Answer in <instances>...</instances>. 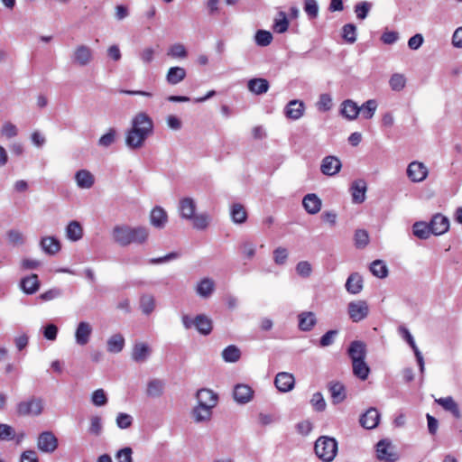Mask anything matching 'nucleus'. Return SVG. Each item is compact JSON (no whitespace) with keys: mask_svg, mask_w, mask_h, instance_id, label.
I'll list each match as a JSON object with an SVG mask.
<instances>
[{"mask_svg":"<svg viewBox=\"0 0 462 462\" xmlns=\"http://www.w3.org/2000/svg\"><path fill=\"white\" fill-rule=\"evenodd\" d=\"M1 135L6 139H11L17 135L18 129L15 125L11 122H5L1 127Z\"/></svg>","mask_w":462,"mask_h":462,"instance_id":"052dcab7","label":"nucleus"},{"mask_svg":"<svg viewBox=\"0 0 462 462\" xmlns=\"http://www.w3.org/2000/svg\"><path fill=\"white\" fill-rule=\"evenodd\" d=\"M167 55L171 59L184 60L188 56V51L184 44L178 42L169 47Z\"/></svg>","mask_w":462,"mask_h":462,"instance_id":"a18cd8bd","label":"nucleus"},{"mask_svg":"<svg viewBox=\"0 0 462 462\" xmlns=\"http://www.w3.org/2000/svg\"><path fill=\"white\" fill-rule=\"evenodd\" d=\"M116 425L119 429H128L133 423V417L130 414L120 412L116 416Z\"/></svg>","mask_w":462,"mask_h":462,"instance_id":"e2e57ef3","label":"nucleus"},{"mask_svg":"<svg viewBox=\"0 0 462 462\" xmlns=\"http://www.w3.org/2000/svg\"><path fill=\"white\" fill-rule=\"evenodd\" d=\"M435 402L445 411H449L456 419L462 417L458 404L451 396L436 399Z\"/></svg>","mask_w":462,"mask_h":462,"instance_id":"393cba45","label":"nucleus"},{"mask_svg":"<svg viewBox=\"0 0 462 462\" xmlns=\"http://www.w3.org/2000/svg\"><path fill=\"white\" fill-rule=\"evenodd\" d=\"M274 384L280 392L287 393L293 389L295 378L292 374L280 372L275 376Z\"/></svg>","mask_w":462,"mask_h":462,"instance_id":"9b49d317","label":"nucleus"},{"mask_svg":"<svg viewBox=\"0 0 462 462\" xmlns=\"http://www.w3.org/2000/svg\"><path fill=\"white\" fill-rule=\"evenodd\" d=\"M7 239L8 242L14 246L22 245L24 243V236L23 233L18 230L13 229L8 231Z\"/></svg>","mask_w":462,"mask_h":462,"instance_id":"680f3d73","label":"nucleus"},{"mask_svg":"<svg viewBox=\"0 0 462 462\" xmlns=\"http://www.w3.org/2000/svg\"><path fill=\"white\" fill-rule=\"evenodd\" d=\"M75 180L80 189H90L94 184L93 175L85 170L79 171L75 175Z\"/></svg>","mask_w":462,"mask_h":462,"instance_id":"4c0bfd02","label":"nucleus"},{"mask_svg":"<svg viewBox=\"0 0 462 462\" xmlns=\"http://www.w3.org/2000/svg\"><path fill=\"white\" fill-rule=\"evenodd\" d=\"M240 252L245 259L253 260L256 255L257 245L252 241H244L240 245Z\"/></svg>","mask_w":462,"mask_h":462,"instance_id":"49530a36","label":"nucleus"},{"mask_svg":"<svg viewBox=\"0 0 462 462\" xmlns=\"http://www.w3.org/2000/svg\"><path fill=\"white\" fill-rule=\"evenodd\" d=\"M107 351L116 354L123 350L125 346V338L121 334L112 335L106 342Z\"/></svg>","mask_w":462,"mask_h":462,"instance_id":"58836bf2","label":"nucleus"},{"mask_svg":"<svg viewBox=\"0 0 462 462\" xmlns=\"http://www.w3.org/2000/svg\"><path fill=\"white\" fill-rule=\"evenodd\" d=\"M195 328L202 335H208L212 331V320L204 314L195 317Z\"/></svg>","mask_w":462,"mask_h":462,"instance_id":"c9c22d12","label":"nucleus"},{"mask_svg":"<svg viewBox=\"0 0 462 462\" xmlns=\"http://www.w3.org/2000/svg\"><path fill=\"white\" fill-rule=\"evenodd\" d=\"M348 315L354 322L365 319L369 313V307L365 300L351 301L348 304Z\"/></svg>","mask_w":462,"mask_h":462,"instance_id":"1a4fd4ad","label":"nucleus"},{"mask_svg":"<svg viewBox=\"0 0 462 462\" xmlns=\"http://www.w3.org/2000/svg\"><path fill=\"white\" fill-rule=\"evenodd\" d=\"M413 235L420 239H428L432 234L430 224L419 221L412 226Z\"/></svg>","mask_w":462,"mask_h":462,"instance_id":"79ce46f5","label":"nucleus"},{"mask_svg":"<svg viewBox=\"0 0 462 462\" xmlns=\"http://www.w3.org/2000/svg\"><path fill=\"white\" fill-rule=\"evenodd\" d=\"M254 40L259 46H268L273 41V35L269 31L259 30L256 32Z\"/></svg>","mask_w":462,"mask_h":462,"instance_id":"5fc2aeb1","label":"nucleus"},{"mask_svg":"<svg viewBox=\"0 0 462 462\" xmlns=\"http://www.w3.org/2000/svg\"><path fill=\"white\" fill-rule=\"evenodd\" d=\"M216 289V283L213 279L205 277L199 281L196 285V293L203 299H208Z\"/></svg>","mask_w":462,"mask_h":462,"instance_id":"f3484780","label":"nucleus"},{"mask_svg":"<svg viewBox=\"0 0 462 462\" xmlns=\"http://www.w3.org/2000/svg\"><path fill=\"white\" fill-rule=\"evenodd\" d=\"M168 221L166 211L161 207H155L150 215V222L156 228H163Z\"/></svg>","mask_w":462,"mask_h":462,"instance_id":"c85d7f7f","label":"nucleus"},{"mask_svg":"<svg viewBox=\"0 0 462 462\" xmlns=\"http://www.w3.org/2000/svg\"><path fill=\"white\" fill-rule=\"evenodd\" d=\"M269 82L263 78L252 79L247 83V88L250 92L254 95H263L269 90Z\"/></svg>","mask_w":462,"mask_h":462,"instance_id":"2f4dec72","label":"nucleus"},{"mask_svg":"<svg viewBox=\"0 0 462 462\" xmlns=\"http://www.w3.org/2000/svg\"><path fill=\"white\" fill-rule=\"evenodd\" d=\"M359 421L364 428L373 430L379 424L380 412L376 408L371 407L360 417Z\"/></svg>","mask_w":462,"mask_h":462,"instance_id":"2eb2a0df","label":"nucleus"},{"mask_svg":"<svg viewBox=\"0 0 462 462\" xmlns=\"http://www.w3.org/2000/svg\"><path fill=\"white\" fill-rule=\"evenodd\" d=\"M139 57L144 65H148L154 60L155 50L152 47H146L140 51Z\"/></svg>","mask_w":462,"mask_h":462,"instance_id":"338daca9","label":"nucleus"},{"mask_svg":"<svg viewBox=\"0 0 462 462\" xmlns=\"http://www.w3.org/2000/svg\"><path fill=\"white\" fill-rule=\"evenodd\" d=\"M376 457L383 462H396L399 454L389 439H382L376 444Z\"/></svg>","mask_w":462,"mask_h":462,"instance_id":"0eeeda50","label":"nucleus"},{"mask_svg":"<svg viewBox=\"0 0 462 462\" xmlns=\"http://www.w3.org/2000/svg\"><path fill=\"white\" fill-rule=\"evenodd\" d=\"M372 273L378 278H385L388 274V269L385 263L381 260L374 261L370 265Z\"/></svg>","mask_w":462,"mask_h":462,"instance_id":"603ef678","label":"nucleus"},{"mask_svg":"<svg viewBox=\"0 0 462 462\" xmlns=\"http://www.w3.org/2000/svg\"><path fill=\"white\" fill-rule=\"evenodd\" d=\"M43 399L36 396H31L16 405V412L19 416H39L43 412Z\"/></svg>","mask_w":462,"mask_h":462,"instance_id":"423d86ee","label":"nucleus"},{"mask_svg":"<svg viewBox=\"0 0 462 462\" xmlns=\"http://www.w3.org/2000/svg\"><path fill=\"white\" fill-rule=\"evenodd\" d=\"M178 209L180 217L189 221L194 229L205 230L208 227L211 217L205 212L196 214L197 203L194 199L187 197L180 199Z\"/></svg>","mask_w":462,"mask_h":462,"instance_id":"f03ea898","label":"nucleus"},{"mask_svg":"<svg viewBox=\"0 0 462 462\" xmlns=\"http://www.w3.org/2000/svg\"><path fill=\"white\" fill-rule=\"evenodd\" d=\"M253 390L245 384H237L234 389V399L238 403H247L253 398Z\"/></svg>","mask_w":462,"mask_h":462,"instance_id":"c756f323","label":"nucleus"},{"mask_svg":"<svg viewBox=\"0 0 462 462\" xmlns=\"http://www.w3.org/2000/svg\"><path fill=\"white\" fill-rule=\"evenodd\" d=\"M389 85L392 90L402 91L406 86V78L403 74L394 73L389 79Z\"/></svg>","mask_w":462,"mask_h":462,"instance_id":"8fccbe9b","label":"nucleus"},{"mask_svg":"<svg viewBox=\"0 0 462 462\" xmlns=\"http://www.w3.org/2000/svg\"><path fill=\"white\" fill-rule=\"evenodd\" d=\"M186 69L182 67H171L166 74V81L169 85H177L186 78Z\"/></svg>","mask_w":462,"mask_h":462,"instance_id":"7c9ffc66","label":"nucleus"},{"mask_svg":"<svg viewBox=\"0 0 462 462\" xmlns=\"http://www.w3.org/2000/svg\"><path fill=\"white\" fill-rule=\"evenodd\" d=\"M302 205L309 214L315 215L320 211L322 202L316 194L310 193L304 196Z\"/></svg>","mask_w":462,"mask_h":462,"instance_id":"aec40b11","label":"nucleus"},{"mask_svg":"<svg viewBox=\"0 0 462 462\" xmlns=\"http://www.w3.org/2000/svg\"><path fill=\"white\" fill-rule=\"evenodd\" d=\"M274 32L278 33L285 32L289 28V20L283 11H280L273 21V26Z\"/></svg>","mask_w":462,"mask_h":462,"instance_id":"c03bdc74","label":"nucleus"},{"mask_svg":"<svg viewBox=\"0 0 462 462\" xmlns=\"http://www.w3.org/2000/svg\"><path fill=\"white\" fill-rule=\"evenodd\" d=\"M22 291L29 295L34 294L40 288V281L37 274H31L23 278L20 282Z\"/></svg>","mask_w":462,"mask_h":462,"instance_id":"a878e982","label":"nucleus"},{"mask_svg":"<svg viewBox=\"0 0 462 462\" xmlns=\"http://www.w3.org/2000/svg\"><path fill=\"white\" fill-rule=\"evenodd\" d=\"M212 417V409L198 404L191 411V418L196 423L208 422Z\"/></svg>","mask_w":462,"mask_h":462,"instance_id":"b1692460","label":"nucleus"},{"mask_svg":"<svg viewBox=\"0 0 462 462\" xmlns=\"http://www.w3.org/2000/svg\"><path fill=\"white\" fill-rule=\"evenodd\" d=\"M407 175L411 181L420 182L426 179L428 170L423 163L412 162L408 166Z\"/></svg>","mask_w":462,"mask_h":462,"instance_id":"4468645a","label":"nucleus"},{"mask_svg":"<svg viewBox=\"0 0 462 462\" xmlns=\"http://www.w3.org/2000/svg\"><path fill=\"white\" fill-rule=\"evenodd\" d=\"M164 384L160 380H152L148 383L146 393L150 397H159L162 394Z\"/></svg>","mask_w":462,"mask_h":462,"instance_id":"3c124183","label":"nucleus"},{"mask_svg":"<svg viewBox=\"0 0 462 462\" xmlns=\"http://www.w3.org/2000/svg\"><path fill=\"white\" fill-rule=\"evenodd\" d=\"M240 356L241 352L235 345H230L222 351V358L227 363L237 362Z\"/></svg>","mask_w":462,"mask_h":462,"instance_id":"09e8293b","label":"nucleus"},{"mask_svg":"<svg viewBox=\"0 0 462 462\" xmlns=\"http://www.w3.org/2000/svg\"><path fill=\"white\" fill-rule=\"evenodd\" d=\"M103 431V422L99 416H92L89 421L88 432L91 435L98 437Z\"/></svg>","mask_w":462,"mask_h":462,"instance_id":"864d4df0","label":"nucleus"},{"mask_svg":"<svg viewBox=\"0 0 462 462\" xmlns=\"http://www.w3.org/2000/svg\"><path fill=\"white\" fill-rule=\"evenodd\" d=\"M149 230L145 226L132 227L127 225L116 226L112 230V238L121 246L130 244H143L148 240Z\"/></svg>","mask_w":462,"mask_h":462,"instance_id":"f257e3e1","label":"nucleus"},{"mask_svg":"<svg viewBox=\"0 0 462 462\" xmlns=\"http://www.w3.org/2000/svg\"><path fill=\"white\" fill-rule=\"evenodd\" d=\"M69 60L73 66L77 68H86L93 63L95 51L88 44H77L71 51Z\"/></svg>","mask_w":462,"mask_h":462,"instance_id":"20e7f679","label":"nucleus"},{"mask_svg":"<svg viewBox=\"0 0 462 462\" xmlns=\"http://www.w3.org/2000/svg\"><path fill=\"white\" fill-rule=\"evenodd\" d=\"M328 390L331 394L332 402L337 404L342 402L346 399V390L340 383H330Z\"/></svg>","mask_w":462,"mask_h":462,"instance_id":"e433bc0d","label":"nucleus"},{"mask_svg":"<svg viewBox=\"0 0 462 462\" xmlns=\"http://www.w3.org/2000/svg\"><path fill=\"white\" fill-rule=\"evenodd\" d=\"M133 450L129 447L119 449L116 454V459L117 462H133L132 457Z\"/></svg>","mask_w":462,"mask_h":462,"instance_id":"774afa93","label":"nucleus"},{"mask_svg":"<svg viewBox=\"0 0 462 462\" xmlns=\"http://www.w3.org/2000/svg\"><path fill=\"white\" fill-rule=\"evenodd\" d=\"M372 7V4L366 1L360 2L355 6V13L356 17L360 20H364L367 17L368 13Z\"/></svg>","mask_w":462,"mask_h":462,"instance_id":"13d9d810","label":"nucleus"},{"mask_svg":"<svg viewBox=\"0 0 462 462\" xmlns=\"http://www.w3.org/2000/svg\"><path fill=\"white\" fill-rule=\"evenodd\" d=\"M198 404L202 406L206 405L209 409H214L218 401L217 394L215 393L212 390L209 389H200L197 392L196 394Z\"/></svg>","mask_w":462,"mask_h":462,"instance_id":"f8f14e48","label":"nucleus"},{"mask_svg":"<svg viewBox=\"0 0 462 462\" xmlns=\"http://www.w3.org/2000/svg\"><path fill=\"white\" fill-rule=\"evenodd\" d=\"M93 328L88 321H80L75 329V341L79 346H86L91 337Z\"/></svg>","mask_w":462,"mask_h":462,"instance_id":"9d476101","label":"nucleus"},{"mask_svg":"<svg viewBox=\"0 0 462 462\" xmlns=\"http://www.w3.org/2000/svg\"><path fill=\"white\" fill-rule=\"evenodd\" d=\"M232 221L236 224H243L247 219V213L245 207L239 203L232 205L230 209Z\"/></svg>","mask_w":462,"mask_h":462,"instance_id":"ea45409f","label":"nucleus"},{"mask_svg":"<svg viewBox=\"0 0 462 462\" xmlns=\"http://www.w3.org/2000/svg\"><path fill=\"white\" fill-rule=\"evenodd\" d=\"M352 366L353 373L356 377L363 381L367 379L370 373V368L365 363V359L352 362Z\"/></svg>","mask_w":462,"mask_h":462,"instance_id":"37998d69","label":"nucleus"},{"mask_svg":"<svg viewBox=\"0 0 462 462\" xmlns=\"http://www.w3.org/2000/svg\"><path fill=\"white\" fill-rule=\"evenodd\" d=\"M378 107V103L375 99H369L365 101L358 109H360L359 115L363 118L369 120L374 117Z\"/></svg>","mask_w":462,"mask_h":462,"instance_id":"a19ab883","label":"nucleus"},{"mask_svg":"<svg viewBox=\"0 0 462 462\" xmlns=\"http://www.w3.org/2000/svg\"><path fill=\"white\" fill-rule=\"evenodd\" d=\"M91 402L95 406L101 407L107 403V397L103 389H97L91 394Z\"/></svg>","mask_w":462,"mask_h":462,"instance_id":"4d7b16f0","label":"nucleus"},{"mask_svg":"<svg viewBox=\"0 0 462 462\" xmlns=\"http://www.w3.org/2000/svg\"><path fill=\"white\" fill-rule=\"evenodd\" d=\"M342 36L347 42L354 43L356 41V27L352 23L344 25L342 29Z\"/></svg>","mask_w":462,"mask_h":462,"instance_id":"6e6d98bb","label":"nucleus"},{"mask_svg":"<svg viewBox=\"0 0 462 462\" xmlns=\"http://www.w3.org/2000/svg\"><path fill=\"white\" fill-rule=\"evenodd\" d=\"M341 168L340 161L335 156H327L323 159L321 163V171L328 176L337 174Z\"/></svg>","mask_w":462,"mask_h":462,"instance_id":"412c9836","label":"nucleus"},{"mask_svg":"<svg viewBox=\"0 0 462 462\" xmlns=\"http://www.w3.org/2000/svg\"><path fill=\"white\" fill-rule=\"evenodd\" d=\"M359 106L352 99L344 100L340 106V114L346 119L353 121L357 118L360 109Z\"/></svg>","mask_w":462,"mask_h":462,"instance_id":"6ab92c4d","label":"nucleus"},{"mask_svg":"<svg viewBox=\"0 0 462 462\" xmlns=\"http://www.w3.org/2000/svg\"><path fill=\"white\" fill-rule=\"evenodd\" d=\"M42 250L49 255H54L60 250V243L54 236H44L40 241Z\"/></svg>","mask_w":462,"mask_h":462,"instance_id":"cd10ccee","label":"nucleus"},{"mask_svg":"<svg viewBox=\"0 0 462 462\" xmlns=\"http://www.w3.org/2000/svg\"><path fill=\"white\" fill-rule=\"evenodd\" d=\"M140 309L145 315H150L155 309V299L151 294H143L140 298Z\"/></svg>","mask_w":462,"mask_h":462,"instance_id":"de8ad7c7","label":"nucleus"},{"mask_svg":"<svg viewBox=\"0 0 462 462\" xmlns=\"http://www.w3.org/2000/svg\"><path fill=\"white\" fill-rule=\"evenodd\" d=\"M37 448L42 452L53 453L58 448V439L51 431H43L38 437Z\"/></svg>","mask_w":462,"mask_h":462,"instance_id":"6e6552de","label":"nucleus"},{"mask_svg":"<svg viewBox=\"0 0 462 462\" xmlns=\"http://www.w3.org/2000/svg\"><path fill=\"white\" fill-rule=\"evenodd\" d=\"M346 289L351 294H357L363 289V279L360 274L354 273L350 274L346 282Z\"/></svg>","mask_w":462,"mask_h":462,"instance_id":"f704fd0d","label":"nucleus"},{"mask_svg":"<svg viewBox=\"0 0 462 462\" xmlns=\"http://www.w3.org/2000/svg\"><path fill=\"white\" fill-rule=\"evenodd\" d=\"M153 124L145 113H138L132 119V127L125 137L126 144H142L152 134Z\"/></svg>","mask_w":462,"mask_h":462,"instance_id":"7ed1b4c3","label":"nucleus"},{"mask_svg":"<svg viewBox=\"0 0 462 462\" xmlns=\"http://www.w3.org/2000/svg\"><path fill=\"white\" fill-rule=\"evenodd\" d=\"M369 236L368 233L364 229L356 231L355 234V244L356 247L363 248L368 245Z\"/></svg>","mask_w":462,"mask_h":462,"instance_id":"0e129e2a","label":"nucleus"},{"mask_svg":"<svg viewBox=\"0 0 462 462\" xmlns=\"http://www.w3.org/2000/svg\"><path fill=\"white\" fill-rule=\"evenodd\" d=\"M305 111V105L299 99L291 100L284 107V115L288 119H300Z\"/></svg>","mask_w":462,"mask_h":462,"instance_id":"ddd939ff","label":"nucleus"},{"mask_svg":"<svg viewBox=\"0 0 462 462\" xmlns=\"http://www.w3.org/2000/svg\"><path fill=\"white\" fill-rule=\"evenodd\" d=\"M315 453L324 462H331L337 453V442L334 438L319 437L315 443Z\"/></svg>","mask_w":462,"mask_h":462,"instance_id":"39448f33","label":"nucleus"},{"mask_svg":"<svg viewBox=\"0 0 462 462\" xmlns=\"http://www.w3.org/2000/svg\"><path fill=\"white\" fill-rule=\"evenodd\" d=\"M310 403L317 411H323L326 409V402L321 393H315L311 399Z\"/></svg>","mask_w":462,"mask_h":462,"instance_id":"69168bd1","label":"nucleus"},{"mask_svg":"<svg viewBox=\"0 0 462 462\" xmlns=\"http://www.w3.org/2000/svg\"><path fill=\"white\" fill-rule=\"evenodd\" d=\"M347 353L352 362L365 359L366 346L362 341H353L348 347Z\"/></svg>","mask_w":462,"mask_h":462,"instance_id":"bb28decb","label":"nucleus"},{"mask_svg":"<svg viewBox=\"0 0 462 462\" xmlns=\"http://www.w3.org/2000/svg\"><path fill=\"white\" fill-rule=\"evenodd\" d=\"M400 331L402 332L403 338L407 341V343L412 348L414 355L416 356V360L420 366V370L421 373H423L424 372V359H423L422 354L420 353L418 346H416L413 337L411 336V334L406 328H403V327L400 328Z\"/></svg>","mask_w":462,"mask_h":462,"instance_id":"5701e85b","label":"nucleus"},{"mask_svg":"<svg viewBox=\"0 0 462 462\" xmlns=\"http://www.w3.org/2000/svg\"><path fill=\"white\" fill-rule=\"evenodd\" d=\"M333 106L332 97L329 94H321L317 103L319 111L326 112L331 109Z\"/></svg>","mask_w":462,"mask_h":462,"instance_id":"bf43d9fd","label":"nucleus"},{"mask_svg":"<svg viewBox=\"0 0 462 462\" xmlns=\"http://www.w3.org/2000/svg\"><path fill=\"white\" fill-rule=\"evenodd\" d=\"M299 328L301 331H310L317 323L316 315L311 311H305L298 316Z\"/></svg>","mask_w":462,"mask_h":462,"instance_id":"473e14b6","label":"nucleus"},{"mask_svg":"<svg viewBox=\"0 0 462 462\" xmlns=\"http://www.w3.org/2000/svg\"><path fill=\"white\" fill-rule=\"evenodd\" d=\"M151 354V347L147 343L136 342L132 350V359L137 363H143L147 360Z\"/></svg>","mask_w":462,"mask_h":462,"instance_id":"4be33fe9","label":"nucleus"},{"mask_svg":"<svg viewBox=\"0 0 462 462\" xmlns=\"http://www.w3.org/2000/svg\"><path fill=\"white\" fill-rule=\"evenodd\" d=\"M66 236L69 241L77 242L83 237V228L79 221H70L66 226Z\"/></svg>","mask_w":462,"mask_h":462,"instance_id":"72a5a7b5","label":"nucleus"},{"mask_svg":"<svg viewBox=\"0 0 462 462\" xmlns=\"http://www.w3.org/2000/svg\"><path fill=\"white\" fill-rule=\"evenodd\" d=\"M432 235L440 236L448 232L449 228V220L447 217L441 214L433 216L430 222Z\"/></svg>","mask_w":462,"mask_h":462,"instance_id":"dca6fc26","label":"nucleus"},{"mask_svg":"<svg viewBox=\"0 0 462 462\" xmlns=\"http://www.w3.org/2000/svg\"><path fill=\"white\" fill-rule=\"evenodd\" d=\"M367 186L364 180H356L353 181L350 187L352 200L354 203L360 204L365 199Z\"/></svg>","mask_w":462,"mask_h":462,"instance_id":"a211bd4d","label":"nucleus"}]
</instances>
